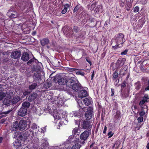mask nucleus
I'll use <instances>...</instances> for the list:
<instances>
[{"label": "nucleus", "instance_id": "412c9836", "mask_svg": "<svg viewBox=\"0 0 149 149\" xmlns=\"http://www.w3.org/2000/svg\"><path fill=\"white\" fill-rule=\"evenodd\" d=\"M49 40L47 38H44L40 40V42L42 46H44L48 45L49 42Z\"/></svg>", "mask_w": 149, "mask_h": 149}, {"label": "nucleus", "instance_id": "6e6d98bb", "mask_svg": "<svg viewBox=\"0 0 149 149\" xmlns=\"http://www.w3.org/2000/svg\"><path fill=\"white\" fill-rule=\"evenodd\" d=\"M86 61L88 63L90 64L91 65H92V62L91 61L90 58L88 57H87L86 58Z\"/></svg>", "mask_w": 149, "mask_h": 149}, {"label": "nucleus", "instance_id": "37998d69", "mask_svg": "<svg viewBox=\"0 0 149 149\" xmlns=\"http://www.w3.org/2000/svg\"><path fill=\"white\" fill-rule=\"evenodd\" d=\"M67 70L69 72H72L76 70H79L78 69L75 68H67Z\"/></svg>", "mask_w": 149, "mask_h": 149}, {"label": "nucleus", "instance_id": "aec40b11", "mask_svg": "<svg viewBox=\"0 0 149 149\" xmlns=\"http://www.w3.org/2000/svg\"><path fill=\"white\" fill-rule=\"evenodd\" d=\"M89 26L91 27H93L96 25V22H95V19L93 18H90L89 20Z\"/></svg>", "mask_w": 149, "mask_h": 149}, {"label": "nucleus", "instance_id": "c03bdc74", "mask_svg": "<svg viewBox=\"0 0 149 149\" xmlns=\"http://www.w3.org/2000/svg\"><path fill=\"white\" fill-rule=\"evenodd\" d=\"M51 86V84L49 82H47L44 85V87L46 88H48L50 87Z\"/></svg>", "mask_w": 149, "mask_h": 149}, {"label": "nucleus", "instance_id": "603ef678", "mask_svg": "<svg viewBox=\"0 0 149 149\" xmlns=\"http://www.w3.org/2000/svg\"><path fill=\"white\" fill-rule=\"evenodd\" d=\"M31 128L33 129H36L37 128V125L35 123H33L32 124Z\"/></svg>", "mask_w": 149, "mask_h": 149}, {"label": "nucleus", "instance_id": "0e129e2a", "mask_svg": "<svg viewBox=\"0 0 149 149\" xmlns=\"http://www.w3.org/2000/svg\"><path fill=\"white\" fill-rule=\"evenodd\" d=\"M145 103L144 101L141 100L139 102V105L140 106H143Z\"/></svg>", "mask_w": 149, "mask_h": 149}, {"label": "nucleus", "instance_id": "bb28decb", "mask_svg": "<svg viewBox=\"0 0 149 149\" xmlns=\"http://www.w3.org/2000/svg\"><path fill=\"white\" fill-rule=\"evenodd\" d=\"M30 104H31L29 102L25 101L23 102L22 107L26 108L27 109L29 107Z\"/></svg>", "mask_w": 149, "mask_h": 149}, {"label": "nucleus", "instance_id": "7ed1b4c3", "mask_svg": "<svg viewBox=\"0 0 149 149\" xmlns=\"http://www.w3.org/2000/svg\"><path fill=\"white\" fill-rule=\"evenodd\" d=\"M22 133L21 134L19 135L18 136H15H15H16V138L17 137H18V138L19 137V139L20 138L21 140H25L27 139L29 136L31 137L33 134V132L32 131L28 129H27L25 131L22 132Z\"/></svg>", "mask_w": 149, "mask_h": 149}, {"label": "nucleus", "instance_id": "e2e57ef3", "mask_svg": "<svg viewBox=\"0 0 149 149\" xmlns=\"http://www.w3.org/2000/svg\"><path fill=\"white\" fill-rule=\"evenodd\" d=\"M120 116V114L119 112H117L116 113L115 117L116 118H118Z\"/></svg>", "mask_w": 149, "mask_h": 149}, {"label": "nucleus", "instance_id": "774afa93", "mask_svg": "<svg viewBox=\"0 0 149 149\" xmlns=\"http://www.w3.org/2000/svg\"><path fill=\"white\" fill-rule=\"evenodd\" d=\"M141 2L143 4H145L147 3L146 0H141Z\"/></svg>", "mask_w": 149, "mask_h": 149}, {"label": "nucleus", "instance_id": "e433bc0d", "mask_svg": "<svg viewBox=\"0 0 149 149\" xmlns=\"http://www.w3.org/2000/svg\"><path fill=\"white\" fill-rule=\"evenodd\" d=\"M19 101L18 99L17 98L14 97L12 100L11 102L12 104L14 105L15 104Z\"/></svg>", "mask_w": 149, "mask_h": 149}, {"label": "nucleus", "instance_id": "c9c22d12", "mask_svg": "<svg viewBox=\"0 0 149 149\" xmlns=\"http://www.w3.org/2000/svg\"><path fill=\"white\" fill-rule=\"evenodd\" d=\"M86 34V32L85 31H83L81 32L79 34V38H81L82 39H84V36Z\"/></svg>", "mask_w": 149, "mask_h": 149}, {"label": "nucleus", "instance_id": "79ce46f5", "mask_svg": "<svg viewBox=\"0 0 149 149\" xmlns=\"http://www.w3.org/2000/svg\"><path fill=\"white\" fill-rule=\"evenodd\" d=\"M141 108V110H144V109H146V112H148V106L146 104H144L143 106H140Z\"/></svg>", "mask_w": 149, "mask_h": 149}, {"label": "nucleus", "instance_id": "5701e85b", "mask_svg": "<svg viewBox=\"0 0 149 149\" xmlns=\"http://www.w3.org/2000/svg\"><path fill=\"white\" fill-rule=\"evenodd\" d=\"M83 102L85 105L88 106L91 104L92 102V99L85 98L84 99Z\"/></svg>", "mask_w": 149, "mask_h": 149}, {"label": "nucleus", "instance_id": "58836bf2", "mask_svg": "<svg viewBox=\"0 0 149 149\" xmlns=\"http://www.w3.org/2000/svg\"><path fill=\"white\" fill-rule=\"evenodd\" d=\"M80 146V144L76 143L72 147L71 149H79Z\"/></svg>", "mask_w": 149, "mask_h": 149}, {"label": "nucleus", "instance_id": "1a4fd4ad", "mask_svg": "<svg viewBox=\"0 0 149 149\" xmlns=\"http://www.w3.org/2000/svg\"><path fill=\"white\" fill-rule=\"evenodd\" d=\"M58 77L56 76L55 77V79H58V84L61 85H66L65 86V87L66 88L68 87L67 83L68 81V79H67L65 78H60L58 79L57 78Z\"/></svg>", "mask_w": 149, "mask_h": 149}, {"label": "nucleus", "instance_id": "ea45409f", "mask_svg": "<svg viewBox=\"0 0 149 149\" xmlns=\"http://www.w3.org/2000/svg\"><path fill=\"white\" fill-rule=\"evenodd\" d=\"M76 73L77 75H79L81 76H84L85 75V73L82 72L81 70L77 71L76 72Z\"/></svg>", "mask_w": 149, "mask_h": 149}, {"label": "nucleus", "instance_id": "a18cd8bd", "mask_svg": "<svg viewBox=\"0 0 149 149\" xmlns=\"http://www.w3.org/2000/svg\"><path fill=\"white\" fill-rule=\"evenodd\" d=\"M125 0H120L119 3L120 6L123 7L125 5Z\"/></svg>", "mask_w": 149, "mask_h": 149}, {"label": "nucleus", "instance_id": "9b49d317", "mask_svg": "<svg viewBox=\"0 0 149 149\" xmlns=\"http://www.w3.org/2000/svg\"><path fill=\"white\" fill-rule=\"evenodd\" d=\"M126 59L125 58H120L117 61L116 64L119 69L122 67L124 64Z\"/></svg>", "mask_w": 149, "mask_h": 149}, {"label": "nucleus", "instance_id": "7c9ffc66", "mask_svg": "<svg viewBox=\"0 0 149 149\" xmlns=\"http://www.w3.org/2000/svg\"><path fill=\"white\" fill-rule=\"evenodd\" d=\"M38 85L36 83H33L29 85V90H32L35 89L37 86Z\"/></svg>", "mask_w": 149, "mask_h": 149}, {"label": "nucleus", "instance_id": "dca6fc26", "mask_svg": "<svg viewBox=\"0 0 149 149\" xmlns=\"http://www.w3.org/2000/svg\"><path fill=\"white\" fill-rule=\"evenodd\" d=\"M83 8L79 4H78L74 8L73 10V13H79L80 12L83 11Z\"/></svg>", "mask_w": 149, "mask_h": 149}, {"label": "nucleus", "instance_id": "a878e982", "mask_svg": "<svg viewBox=\"0 0 149 149\" xmlns=\"http://www.w3.org/2000/svg\"><path fill=\"white\" fill-rule=\"evenodd\" d=\"M134 86L137 90H139L141 87V84L139 81H138L134 84Z\"/></svg>", "mask_w": 149, "mask_h": 149}, {"label": "nucleus", "instance_id": "6e6552de", "mask_svg": "<svg viewBox=\"0 0 149 149\" xmlns=\"http://www.w3.org/2000/svg\"><path fill=\"white\" fill-rule=\"evenodd\" d=\"M19 130H23L26 129L27 128L26 121L24 120H21L18 122Z\"/></svg>", "mask_w": 149, "mask_h": 149}, {"label": "nucleus", "instance_id": "bf43d9fd", "mask_svg": "<svg viewBox=\"0 0 149 149\" xmlns=\"http://www.w3.org/2000/svg\"><path fill=\"white\" fill-rule=\"evenodd\" d=\"M128 51L127 49H125L123 52H122L121 53V55H125L127 54V53Z\"/></svg>", "mask_w": 149, "mask_h": 149}, {"label": "nucleus", "instance_id": "6ab92c4d", "mask_svg": "<svg viewBox=\"0 0 149 149\" xmlns=\"http://www.w3.org/2000/svg\"><path fill=\"white\" fill-rule=\"evenodd\" d=\"M33 78L36 82H39L41 79V75L38 72L35 73L34 74Z\"/></svg>", "mask_w": 149, "mask_h": 149}, {"label": "nucleus", "instance_id": "393cba45", "mask_svg": "<svg viewBox=\"0 0 149 149\" xmlns=\"http://www.w3.org/2000/svg\"><path fill=\"white\" fill-rule=\"evenodd\" d=\"M95 12L96 13H101L103 11V9L102 6L100 5L98 6L96 8L95 10Z\"/></svg>", "mask_w": 149, "mask_h": 149}, {"label": "nucleus", "instance_id": "cd10ccee", "mask_svg": "<svg viewBox=\"0 0 149 149\" xmlns=\"http://www.w3.org/2000/svg\"><path fill=\"white\" fill-rule=\"evenodd\" d=\"M63 6L64 8L61 11V13L64 14L67 12L68 8L70 7V5L68 4H65Z\"/></svg>", "mask_w": 149, "mask_h": 149}, {"label": "nucleus", "instance_id": "ddd939ff", "mask_svg": "<svg viewBox=\"0 0 149 149\" xmlns=\"http://www.w3.org/2000/svg\"><path fill=\"white\" fill-rule=\"evenodd\" d=\"M27 111V109L26 108L22 107L18 111V114L20 116H24L26 113Z\"/></svg>", "mask_w": 149, "mask_h": 149}, {"label": "nucleus", "instance_id": "de8ad7c7", "mask_svg": "<svg viewBox=\"0 0 149 149\" xmlns=\"http://www.w3.org/2000/svg\"><path fill=\"white\" fill-rule=\"evenodd\" d=\"M116 44L115 45L113 46L112 47V48L113 49L116 50V49L120 47L119 45L121 44H118V43H116Z\"/></svg>", "mask_w": 149, "mask_h": 149}, {"label": "nucleus", "instance_id": "f03ea898", "mask_svg": "<svg viewBox=\"0 0 149 149\" xmlns=\"http://www.w3.org/2000/svg\"><path fill=\"white\" fill-rule=\"evenodd\" d=\"M124 35L122 33H119L116 34L114 38L112 39L111 42V45L113 43L115 40L116 43L118 44H123L125 42V40L124 38Z\"/></svg>", "mask_w": 149, "mask_h": 149}, {"label": "nucleus", "instance_id": "4c0bfd02", "mask_svg": "<svg viewBox=\"0 0 149 149\" xmlns=\"http://www.w3.org/2000/svg\"><path fill=\"white\" fill-rule=\"evenodd\" d=\"M95 143H93L90 146V148L91 149H97L98 148Z\"/></svg>", "mask_w": 149, "mask_h": 149}, {"label": "nucleus", "instance_id": "473e14b6", "mask_svg": "<svg viewBox=\"0 0 149 149\" xmlns=\"http://www.w3.org/2000/svg\"><path fill=\"white\" fill-rule=\"evenodd\" d=\"M79 130L78 128L77 127H75L74 128L72 131V134L74 135H79V132H78V131H79Z\"/></svg>", "mask_w": 149, "mask_h": 149}, {"label": "nucleus", "instance_id": "052dcab7", "mask_svg": "<svg viewBox=\"0 0 149 149\" xmlns=\"http://www.w3.org/2000/svg\"><path fill=\"white\" fill-rule=\"evenodd\" d=\"M113 135V133H112V132L110 131L108 133V135L109 136V138H111Z\"/></svg>", "mask_w": 149, "mask_h": 149}, {"label": "nucleus", "instance_id": "39448f33", "mask_svg": "<svg viewBox=\"0 0 149 149\" xmlns=\"http://www.w3.org/2000/svg\"><path fill=\"white\" fill-rule=\"evenodd\" d=\"M90 133H91L90 130H85L80 134V138L82 140V142H81L82 144H84L85 143V141H86L89 137Z\"/></svg>", "mask_w": 149, "mask_h": 149}, {"label": "nucleus", "instance_id": "69168bd1", "mask_svg": "<svg viewBox=\"0 0 149 149\" xmlns=\"http://www.w3.org/2000/svg\"><path fill=\"white\" fill-rule=\"evenodd\" d=\"M111 96H112L114 94V89L113 88H111Z\"/></svg>", "mask_w": 149, "mask_h": 149}, {"label": "nucleus", "instance_id": "5fc2aeb1", "mask_svg": "<svg viewBox=\"0 0 149 149\" xmlns=\"http://www.w3.org/2000/svg\"><path fill=\"white\" fill-rule=\"evenodd\" d=\"M96 4V2L92 4L91 6V9H92V10H93L94 8L95 7Z\"/></svg>", "mask_w": 149, "mask_h": 149}, {"label": "nucleus", "instance_id": "13d9d810", "mask_svg": "<svg viewBox=\"0 0 149 149\" xmlns=\"http://www.w3.org/2000/svg\"><path fill=\"white\" fill-rule=\"evenodd\" d=\"M126 82L125 81H124L122 83L121 86L122 88H124L126 87Z\"/></svg>", "mask_w": 149, "mask_h": 149}, {"label": "nucleus", "instance_id": "2eb2a0df", "mask_svg": "<svg viewBox=\"0 0 149 149\" xmlns=\"http://www.w3.org/2000/svg\"><path fill=\"white\" fill-rule=\"evenodd\" d=\"M38 95L37 93L35 92L30 94L28 98V101L30 102L34 101L37 98Z\"/></svg>", "mask_w": 149, "mask_h": 149}, {"label": "nucleus", "instance_id": "338daca9", "mask_svg": "<svg viewBox=\"0 0 149 149\" xmlns=\"http://www.w3.org/2000/svg\"><path fill=\"white\" fill-rule=\"evenodd\" d=\"M107 130V127H106V125H105L104 126V129L103 133V134L106 133V132Z\"/></svg>", "mask_w": 149, "mask_h": 149}, {"label": "nucleus", "instance_id": "3c124183", "mask_svg": "<svg viewBox=\"0 0 149 149\" xmlns=\"http://www.w3.org/2000/svg\"><path fill=\"white\" fill-rule=\"evenodd\" d=\"M145 112L144 110H141L139 113V115L141 116H142L145 115Z\"/></svg>", "mask_w": 149, "mask_h": 149}, {"label": "nucleus", "instance_id": "72a5a7b5", "mask_svg": "<svg viewBox=\"0 0 149 149\" xmlns=\"http://www.w3.org/2000/svg\"><path fill=\"white\" fill-rule=\"evenodd\" d=\"M147 85H148V86L146 87L144 89L143 86L141 89V91L145 92L147 91H149V79L148 80Z\"/></svg>", "mask_w": 149, "mask_h": 149}, {"label": "nucleus", "instance_id": "f8f14e48", "mask_svg": "<svg viewBox=\"0 0 149 149\" xmlns=\"http://www.w3.org/2000/svg\"><path fill=\"white\" fill-rule=\"evenodd\" d=\"M126 2L125 6V9L127 11H129L132 7V4L134 0H126Z\"/></svg>", "mask_w": 149, "mask_h": 149}, {"label": "nucleus", "instance_id": "680f3d73", "mask_svg": "<svg viewBox=\"0 0 149 149\" xmlns=\"http://www.w3.org/2000/svg\"><path fill=\"white\" fill-rule=\"evenodd\" d=\"M30 92L28 91H25L23 92V95L24 96H26L30 94Z\"/></svg>", "mask_w": 149, "mask_h": 149}, {"label": "nucleus", "instance_id": "4d7b16f0", "mask_svg": "<svg viewBox=\"0 0 149 149\" xmlns=\"http://www.w3.org/2000/svg\"><path fill=\"white\" fill-rule=\"evenodd\" d=\"M139 10V8L138 6H136L134 8V12L135 13L137 12Z\"/></svg>", "mask_w": 149, "mask_h": 149}, {"label": "nucleus", "instance_id": "b1692460", "mask_svg": "<svg viewBox=\"0 0 149 149\" xmlns=\"http://www.w3.org/2000/svg\"><path fill=\"white\" fill-rule=\"evenodd\" d=\"M8 15L11 18H15L17 17V13L16 12H9L7 13Z\"/></svg>", "mask_w": 149, "mask_h": 149}, {"label": "nucleus", "instance_id": "864d4df0", "mask_svg": "<svg viewBox=\"0 0 149 149\" xmlns=\"http://www.w3.org/2000/svg\"><path fill=\"white\" fill-rule=\"evenodd\" d=\"M83 105L82 102H81L80 103H79V107H80L81 109H82L83 111H84V109L85 108L84 107H83Z\"/></svg>", "mask_w": 149, "mask_h": 149}, {"label": "nucleus", "instance_id": "4468645a", "mask_svg": "<svg viewBox=\"0 0 149 149\" xmlns=\"http://www.w3.org/2000/svg\"><path fill=\"white\" fill-rule=\"evenodd\" d=\"M80 91L78 93V97H79L83 98L86 97L88 95V93L86 90L82 88Z\"/></svg>", "mask_w": 149, "mask_h": 149}, {"label": "nucleus", "instance_id": "09e8293b", "mask_svg": "<svg viewBox=\"0 0 149 149\" xmlns=\"http://www.w3.org/2000/svg\"><path fill=\"white\" fill-rule=\"evenodd\" d=\"M74 136L75 135L72 134V135H71L69 136L68 138V141H70V142H74V141H75V140H72L74 139Z\"/></svg>", "mask_w": 149, "mask_h": 149}, {"label": "nucleus", "instance_id": "f257e3e1", "mask_svg": "<svg viewBox=\"0 0 149 149\" xmlns=\"http://www.w3.org/2000/svg\"><path fill=\"white\" fill-rule=\"evenodd\" d=\"M68 87H64L63 90L66 91L69 94L71 95L72 92L71 90L72 89L76 92H78L82 88L81 84L78 81L73 78L68 79Z\"/></svg>", "mask_w": 149, "mask_h": 149}, {"label": "nucleus", "instance_id": "c85d7f7f", "mask_svg": "<svg viewBox=\"0 0 149 149\" xmlns=\"http://www.w3.org/2000/svg\"><path fill=\"white\" fill-rule=\"evenodd\" d=\"M117 65L116 63H114L113 62L110 65V68L112 70L114 71L115 70H118L119 69L118 68H117Z\"/></svg>", "mask_w": 149, "mask_h": 149}, {"label": "nucleus", "instance_id": "a19ab883", "mask_svg": "<svg viewBox=\"0 0 149 149\" xmlns=\"http://www.w3.org/2000/svg\"><path fill=\"white\" fill-rule=\"evenodd\" d=\"M5 95H6L4 92L2 91L1 92H0V101L3 100Z\"/></svg>", "mask_w": 149, "mask_h": 149}, {"label": "nucleus", "instance_id": "423d86ee", "mask_svg": "<svg viewBox=\"0 0 149 149\" xmlns=\"http://www.w3.org/2000/svg\"><path fill=\"white\" fill-rule=\"evenodd\" d=\"M87 109L85 115L86 119L90 120L94 114L93 108L91 107H89Z\"/></svg>", "mask_w": 149, "mask_h": 149}, {"label": "nucleus", "instance_id": "8fccbe9b", "mask_svg": "<svg viewBox=\"0 0 149 149\" xmlns=\"http://www.w3.org/2000/svg\"><path fill=\"white\" fill-rule=\"evenodd\" d=\"M138 123H140L143 121V116H141L139 117L137 119Z\"/></svg>", "mask_w": 149, "mask_h": 149}, {"label": "nucleus", "instance_id": "20e7f679", "mask_svg": "<svg viewBox=\"0 0 149 149\" xmlns=\"http://www.w3.org/2000/svg\"><path fill=\"white\" fill-rule=\"evenodd\" d=\"M30 59V57L29 54L27 52H24L22 54V56L21 57V59L24 61H28L27 62V64L28 65L31 64L32 63L34 62L35 60L36 61V59L35 58L34 56L32 58Z\"/></svg>", "mask_w": 149, "mask_h": 149}, {"label": "nucleus", "instance_id": "2f4dec72", "mask_svg": "<svg viewBox=\"0 0 149 149\" xmlns=\"http://www.w3.org/2000/svg\"><path fill=\"white\" fill-rule=\"evenodd\" d=\"M118 70H116L113 73L112 75V79L114 81L118 76Z\"/></svg>", "mask_w": 149, "mask_h": 149}, {"label": "nucleus", "instance_id": "f3484780", "mask_svg": "<svg viewBox=\"0 0 149 149\" xmlns=\"http://www.w3.org/2000/svg\"><path fill=\"white\" fill-rule=\"evenodd\" d=\"M11 130L12 131H13L19 130L18 121H16L13 123V124L11 126Z\"/></svg>", "mask_w": 149, "mask_h": 149}, {"label": "nucleus", "instance_id": "0eeeda50", "mask_svg": "<svg viewBox=\"0 0 149 149\" xmlns=\"http://www.w3.org/2000/svg\"><path fill=\"white\" fill-rule=\"evenodd\" d=\"M92 125L91 120L86 119L84 120L82 124V127L84 129L88 130H90V131L92 127Z\"/></svg>", "mask_w": 149, "mask_h": 149}, {"label": "nucleus", "instance_id": "4be33fe9", "mask_svg": "<svg viewBox=\"0 0 149 149\" xmlns=\"http://www.w3.org/2000/svg\"><path fill=\"white\" fill-rule=\"evenodd\" d=\"M13 145L17 149H18L21 146V143L19 140L17 139L13 142Z\"/></svg>", "mask_w": 149, "mask_h": 149}, {"label": "nucleus", "instance_id": "f704fd0d", "mask_svg": "<svg viewBox=\"0 0 149 149\" xmlns=\"http://www.w3.org/2000/svg\"><path fill=\"white\" fill-rule=\"evenodd\" d=\"M142 100L144 101L145 102H148L149 101V97L148 95H145L142 97Z\"/></svg>", "mask_w": 149, "mask_h": 149}, {"label": "nucleus", "instance_id": "a211bd4d", "mask_svg": "<svg viewBox=\"0 0 149 149\" xmlns=\"http://www.w3.org/2000/svg\"><path fill=\"white\" fill-rule=\"evenodd\" d=\"M127 70V65H125L120 69L119 71V74L124 76L126 73V71Z\"/></svg>", "mask_w": 149, "mask_h": 149}, {"label": "nucleus", "instance_id": "9d476101", "mask_svg": "<svg viewBox=\"0 0 149 149\" xmlns=\"http://www.w3.org/2000/svg\"><path fill=\"white\" fill-rule=\"evenodd\" d=\"M21 56V51L20 50H16L12 52L10 55L12 58L17 59L19 58Z\"/></svg>", "mask_w": 149, "mask_h": 149}, {"label": "nucleus", "instance_id": "49530a36", "mask_svg": "<svg viewBox=\"0 0 149 149\" xmlns=\"http://www.w3.org/2000/svg\"><path fill=\"white\" fill-rule=\"evenodd\" d=\"M79 30V29L77 26H74L73 31L76 33L78 32Z\"/></svg>", "mask_w": 149, "mask_h": 149}, {"label": "nucleus", "instance_id": "c756f323", "mask_svg": "<svg viewBox=\"0 0 149 149\" xmlns=\"http://www.w3.org/2000/svg\"><path fill=\"white\" fill-rule=\"evenodd\" d=\"M3 103L5 105H8L10 103V100L9 98L6 97L3 100Z\"/></svg>", "mask_w": 149, "mask_h": 149}]
</instances>
